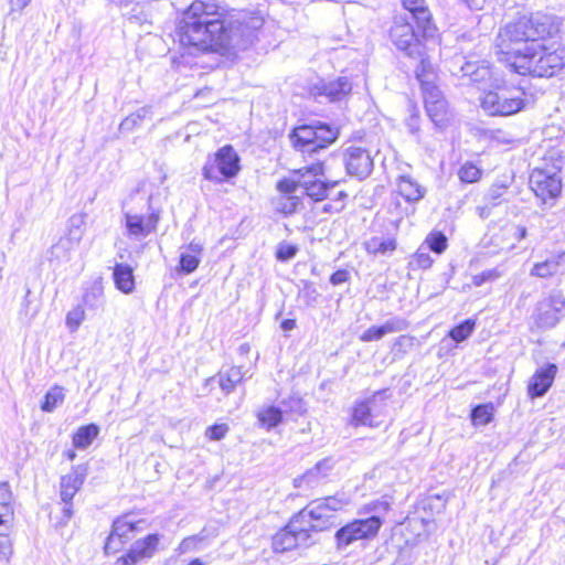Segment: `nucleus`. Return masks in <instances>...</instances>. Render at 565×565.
Returning a JSON list of instances; mask_svg holds the SVG:
<instances>
[{
    "instance_id": "obj_1",
    "label": "nucleus",
    "mask_w": 565,
    "mask_h": 565,
    "mask_svg": "<svg viewBox=\"0 0 565 565\" xmlns=\"http://www.w3.org/2000/svg\"><path fill=\"white\" fill-rule=\"evenodd\" d=\"M241 29L214 0H194L182 13L178 35L184 46L226 55L246 42Z\"/></svg>"
},
{
    "instance_id": "obj_2",
    "label": "nucleus",
    "mask_w": 565,
    "mask_h": 565,
    "mask_svg": "<svg viewBox=\"0 0 565 565\" xmlns=\"http://www.w3.org/2000/svg\"><path fill=\"white\" fill-rule=\"evenodd\" d=\"M564 65V50L550 51L537 42L526 46L524 53L515 55L510 68L520 75L551 77Z\"/></svg>"
},
{
    "instance_id": "obj_3",
    "label": "nucleus",
    "mask_w": 565,
    "mask_h": 565,
    "mask_svg": "<svg viewBox=\"0 0 565 565\" xmlns=\"http://www.w3.org/2000/svg\"><path fill=\"white\" fill-rule=\"evenodd\" d=\"M546 29L532 18L523 17L513 23H509L499 33L498 47L505 55L504 61L510 63L518 54L524 53L526 46H533L540 38H543Z\"/></svg>"
},
{
    "instance_id": "obj_4",
    "label": "nucleus",
    "mask_w": 565,
    "mask_h": 565,
    "mask_svg": "<svg viewBox=\"0 0 565 565\" xmlns=\"http://www.w3.org/2000/svg\"><path fill=\"white\" fill-rule=\"evenodd\" d=\"M344 502L337 497H327L311 501L296 515L313 536L335 525V512L341 510Z\"/></svg>"
},
{
    "instance_id": "obj_5",
    "label": "nucleus",
    "mask_w": 565,
    "mask_h": 565,
    "mask_svg": "<svg viewBox=\"0 0 565 565\" xmlns=\"http://www.w3.org/2000/svg\"><path fill=\"white\" fill-rule=\"evenodd\" d=\"M525 92L516 86H499L484 93L481 107L491 116H511L526 106Z\"/></svg>"
},
{
    "instance_id": "obj_6",
    "label": "nucleus",
    "mask_w": 565,
    "mask_h": 565,
    "mask_svg": "<svg viewBox=\"0 0 565 565\" xmlns=\"http://www.w3.org/2000/svg\"><path fill=\"white\" fill-rule=\"evenodd\" d=\"M239 171V157L232 146H224L210 157L203 167V177L215 183L235 177Z\"/></svg>"
},
{
    "instance_id": "obj_7",
    "label": "nucleus",
    "mask_w": 565,
    "mask_h": 565,
    "mask_svg": "<svg viewBox=\"0 0 565 565\" xmlns=\"http://www.w3.org/2000/svg\"><path fill=\"white\" fill-rule=\"evenodd\" d=\"M305 525L297 515H294L288 524L273 536L271 546L274 552L285 553L315 544L316 539Z\"/></svg>"
},
{
    "instance_id": "obj_8",
    "label": "nucleus",
    "mask_w": 565,
    "mask_h": 565,
    "mask_svg": "<svg viewBox=\"0 0 565 565\" xmlns=\"http://www.w3.org/2000/svg\"><path fill=\"white\" fill-rule=\"evenodd\" d=\"M381 526L382 520L376 515L349 522L335 532L337 548L343 551L355 541L373 539Z\"/></svg>"
},
{
    "instance_id": "obj_9",
    "label": "nucleus",
    "mask_w": 565,
    "mask_h": 565,
    "mask_svg": "<svg viewBox=\"0 0 565 565\" xmlns=\"http://www.w3.org/2000/svg\"><path fill=\"white\" fill-rule=\"evenodd\" d=\"M13 495L8 482H0V556L12 554L10 534L13 527Z\"/></svg>"
},
{
    "instance_id": "obj_10",
    "label": "nucleus",
    "mask_w": 565,
    "mask_h": 565,
    "mask_svg": "<svg viewBox=\"0 0 565 565\" xmlns=\"http://www.w3.org/2000/svg\"><path fill=\"white\" fill-rule=\"evenodd\" d=\"M565 315V297L561 292H552L541 299L532 313V319L537 328H553Z\"/></svg>"
},
{
    "instance_id": "obj_11",
    "label": "nucleus",
    "mask_w": 565,
    "mask_h": 565,
    "mask_svg": "<svg viewBox=\"0 0 565 565\" xmlns=\"http://www.w3.org/2000/svg\"><path fill=\"white\" fill-rule=\"evenodd\" d=\"M390 36L397 50L405 52L407 56L423 55L424 44L407 19L397 18L391 28Z\"/></svg>"
},
{
    "instance_id": "obj_12",
    "label": "nucleus",
    "mask_w": 565,
    "mask_h": 565,
    "mask_svg": "<svg viewBox=\"0 0 565 565\" xmlns=\"http://www.w3.org/2000/svg\"><path fill=\"white\" fill-rule=\"evenodd\" d=\"M143 521L141 520H134L130 514L122 515L115 520L113 531L105 543V552L107 554L117 553L128 540L135 537Z\"/></svg>"
},
{
    "instance_id": "obj_13",
    "label": "nucleus",
    "mask_w": 565,
    "mask_h": 565,
    "mask_svg": "<svg viewBox=\"0 0 565 565\" xmlns=\"http://www.w3.org/2000/svg\"><path fill=\"white\" fill-rule=\"evenodd\" d=\"M530 184L535 195L543 202L561 194L562 181L557 173L534 169L530 175Z\"/></svg>"
},
{
    "instance_id": "obj_14",
    "label": "nucleus",
    "mask_w": 565,
    "mask_h": 565,
    "mask_svg": "<svg viewBox=\"0 0 565 565\" xmlns=\"http://www.w3.org/2000/svg\"><path fill=\"white\" fill-rule=\"evenodd\" d=\"M79 232L74 231L58 239L50 249L49 260L54 268H60L73 260L79 247Z\"/></svg>"
},
{
    "instance_id": "obj_15",
    "label": "nucleus",
    "mask_w": 565,
    "mask_h": 565,
    "mask_svg": "<svg viewBox=\"0 0 565 565\" xmlns=\"http://www.w3.org/2000/svg\"><path fill=\"white\" fill-rule=\"evenodd\" d=\"M373 159L365 148L349 147L345 153V167L350 175L362 180L373 170Z\"/></svg>"
},
{
    "instance_id": "obj_16",
    "label": "nucleus",
    "mask_w": 565,
    "mask_h": 565,
    "mask_svg": "<svg viewBox=\"0 0 565 565\" xmlns=\"http://www.w3.org/2000/svg\"><path fill=\"white\" fill-rule=\"evenodd\" d=\"M126 227L130 236L136 238L146 237L156 231L160 221L159 211H152L147 216L126 213Z\"/></svg>"
},
{
    "instance_id": "obj_17",
    "label": "nucleus",
    "mask_w": 565,
    "mask_h": 565,
    "mask_svg": "<svg viewBox=\"0 0 565 565\" xmlns=\"http://www.w3.org/2000/svg\"><path fill=\"white\" fill-rule=\"evenodd\" d=\"M402 3L409 12L411 18L415 20L417 28L422 31V36H433L435 28L431 22L430 12L425 6V0H402Z\"/></svg>"
},
{
    "instance_id": "obj_18",
    "label": "nucleus",
    "mask_w": 565,
    "mask_h": 565,
    "mask_svg": "<svg viewBox=\"0 0 565 565\" xmlns=\"http://www.w3.org/2000/svg\"><path fill=\"white\" fill-rule=\"evenodd\" d=\"M87 476V468L84 466L74 467L67 475L61 478L60 497L63 503H68L82 488Z\"/></svg>"
},
{
    "instance_id": "obj_19",
    "label": "nucleus",
    "mask_w": 565,
    "mask_h": 565,
    "mask_svg": "<svg viewBox=\"0 0 565 565\" xmlns=\"http://www.w3.org/2000/svg\"><path fill=\"white\" fill-rule=\"evenodd\" d=\"M160 537L158 534H150L143 540L136 541L126 556L118 559L122 565H135L139 559L151 557L156 552Z\"/></svg>"
},
{
    "instance_id": "obj_20",
    "label": "nucleus",
    "mask_w": 565,
    "mask_h": 565,
    "mask_svg": "<svg viewBox=\"0 0 565 565\" xmlns=\"http://www.w3.org/2000/svg\"><path fill=\"white\" fill-rule=\"evenodd\" d=\"M352 89V84L348 77H339L334 81L318 82L313 88L312 94L315 96H326L331 102L340 100L347 96Z\"/></svg>"
},
{
    "instance_id": "obj_21",
    "label": "nucleus",
    "mask_w": 565,
    "mask_h": 565,
    "mask_svg": "<svg viewBox=\"0 0 565 565\" xmlns=\"http://www.w3.org/2000/svg\"><path fill=\"white\" fill-rule=\"evenodd\" d=\"M408 328V322L399 317H394L386 320L381 326H372L366 329L361 335L360 340L363 342L379 341L390 333L405 331Z\"/></svg>"
},
{
    "instance_id": "obj_22",
    "label": "nucleus",
    "mask_w": 565,
    "mask_h": 565,
    "mask_svg": "<svg viewBox=\"0 0 565 565\" xmlns=\"http://www.w3.org/2000/svg\"><path fill=\"white\" fill-rule=\"evenodd\" d=\"M375 393L370 399L356 403L352 413V424L355 426L379 427L381 422L377 420L379 414L374 413V406L380 396Z\"/></svg>"
},
{
    "instance_id": "obj_23",
    "label": "nucleus",
    "mask_w": 565,
    "mask_h": 565,
    "mask_svg": "<svg viewBox=\"0 0 565 565\" xmlns=\"http://www.w3.org/2000/svg\"><path fill=\"white\" fill-rule=\"evenodd\" d=\"M556 372L557 366L555 364H547L545 367L539 370L530 381V396L532 398L543 396L552 386Z\"/></svg>"
},
{
    "instance_id": "obj_24",
    "label": "nucleus",
    "mask_w": 565,
    "mask_h": 565,
    "mask_svg": "<svg viewBox=\"0 0 565 565\" xmlns=\"http://www.w3.org/2000/svg\"><path fill=\"white\" fill-rule=\"evenodd\" d=\"M295 148L302 152H317L319 149L317 140L316 125L300 126L291 135Z\"/></svg>"
},
{
    "instance_id": "obj_25",
    "label": "nucleus",
    "mask_w": 565,
    "mask_h": 565,
    "mask_svg": "<svg viewBox=\"0 0 565 565\" xmlns=\"http://www.w3.org/2000/svg\"><path fill=\"white\" fill-rule=\"evenodd\" d=\"M565 252L554 254L548 258L536 262L530 270V276L537 278H551L561 273L564 266Z\"/></svg>"
},
{
    "instance_id": "obj_26",
    "label": "nucleus",
    "mask_w": 565,
    "mask_h": 565,
    "mask_svg": "<svg viewBox=\"0 0 565 565\" xmlns=\"http://www.w3.org/2000/svg\"><path fill=\"white\" fill-rule=\"evenodd\" d=\"M396 186L398 193L411 203L420 201L426 194V189L411 175H401Z\"/></svg>"
},
{
    "instance_id": "obj_27",
    "label": "nucleus",
    "mask_w": 565,
    "mask_h": 565,
    "mask_svg": "<svg viewBox=\"0 0 565 565\" xmlns=\"http://www.w3.org/2000/svg\"><path fill=\"white\" fill-rule=\"evenodd\" d=\"M203 246L200 243L191 242L180 255L179 271L189 275L193 273L201 263Z\"/></svg>"
},
{
    "instance_id": "obj_28",
    "label": "nucleus",
    "mask_w": 565,
    "mask_h": 565,
    "mask_svg": "<svg viewBox=\"0 0 565 565\" xmlns=\"http://www.w3.org/2000/svg\"><path fill=\"white\" fill-rule=\"evenodd\" d=\"M332 469L331 459L326 458L319 461L313 468L309 469L299 479H295V486L301 487L307 484L313 487L318 484L320 479L328 476V472Z\"/></svg>"
},
{
    "instance_id": "obj_29",
    "label": "nucleus",
    "mask_w": 565,
    "mask_h": 565,
    "mask_svg": "<svg viewBox=\"0 0 565 565\" xmlns=\"http://www.w3.org/2000/svg\"><path fill=\"white\" fill-rule=\"evenodd\" d=\"M113 277L117 289L121 292L131 294L135 290V276L131 266L127 264H116Z\"/></svg>"
},
{
    "instance_id": "obj_30",
    "label": "nucleus",
    "mask_w": 565,
    "mask_h": 565,
    "mask_svg": "<svg viewBox=\"0 0 565 565\" xmlns=\"http://www.w3.org/2000/svg\"><path fill=\"white\" fill-rule=\"evenodd\" d=\"M225 395L231 394L237 384L242 383L244 373L239 366H232L225 371L218 372L215 377Z\"/></svg>"
},
{
    "instance_id": "obj_31",
    "label": "nucleus",
    "mask_w": 565,
    "mask_h": 565,
    "mask_svg": "<svg viewBox=\"0 0 565 565\" xmlns=\"http://www.w3.org/2000/svg\"><path fill=\"white\" fill-rule=\"evenodd\" d=\"M286 409L275 405H267L257 412L259 426L270 430L277 427L282 420V414Z\"/></svg>"
},
{
    "instance_id": "obj_32",
    "label": "nucleus",
    "mask_w": 565,
    "mask_h": 565,
    "mask_svg": "<svg viewBox=\"0 0 565 565\" xmlns=\"http://www.w3.org/2000/svg\"><path fill=\"white\" fill-rule=\"evenodd\" d=\"M295 174L298 175L299 188L306 190L309 185L319 181L323 177V163L316 162L309 167L295 171Z\"/></svg>"
},
{
    "instance_id": "obj_33",
    "label": "nucleus",
    "mask_w": 565,
    "mask_h": 565,
    "mask_svg": "<svg viewBox=\"0 0 565 565\" xmlns=\"http://www.w3.org/2000/svg\"><path fill=\"white\" fill-rule=\"evenodd\" d=\"M364 247L369 254L385 255L396 249V241L393 237L373 236L365 241Z\"/></svg>"
},
{
    "instance_id": "obj_34",
    "label": "nucleus",
    "mask_w": 565,
    "mask_h": 565,
    "mask_svg": "<svg viewBox=\"0 0 565 565\" xmlns=\"http://www.w3.org/2000/svg\"><path fill=\"white\" fill-rule=\"evenodd\" d=\"M460 71L462 76L468 77L472 83L487 82L491 78L490 68L475 62H466L461 65Z\"/></svg>"
},
{
    "instance_id": "obj_35",
    "label": "nucleus",
    "mask_w": 565,
    "mask_h": 565,
    "mask_svg": "<svg viewBox=\"0 0 565 565\" xmlns=\"http://www.w3.org/2000/svg\"><path fill=\"white\" fill-rule=\"evenodd\" d=\"M99 428L95 424L82 426L73 435V445L77 449H86L98 436Z\"/></svg>"
},
{
    "instance_id": "obj_36",
    "label": "nucleus",
    "mask_w": 565,
    "mask_h": 565,
    "mask_svg": "<svg viewBox=\"0 0 565 565\" xmlns=\"http://www.w3.org/2000/svg\"><path fill=\"white\" fill-rule=\"evenodd\" d=\"M412 58L419 60V64L415 70L416 78L420 85H427L435 82L436 75L430 61L425 57V52L422 56H411Z\"/></svg>"
},
{
    "instance_id": "obj_37",
    "label": "nucleus",
    "mask_w": 565,
    "mask_h": 565,
    "mask_svg": "<svg viewBox=\"0 0 565 565\" xmlns=\"http://www.w3.org/2000/svg\"><path fill=\"white\" fill-rule=\"evenodd\" d=\"M338 185L337 181H333L331 183L326 182L324 180L320 179L319 181H316L311 185H309L306 190V194L313 199L315 201H322L329 196V191Z\"/></svg>"
},
{
    "instance_id": "obj_38",
    "label": "nucleus",
    "mask_w": 565,
    "mask_h": 565,
    "mask_svg": "<svg viewBox=\"0 0 565 565\" xmlns=\"http://www.w3.org/2000/svg\"><path fill=\"white\" fill-rule=\"evenodd\" d=\"M234 23H237L241 25V33L242 31L245 33L244 39L246 42L241 47H234V50H244L247 47L249 43L253 42L254 39V31L262 28L264 20L262 17H250L249 20L246 23H242L238 20H233Z\"/></svg>"
},
{
    "instance_id": "obj_39",
    "label": "nucleus",
    "mask_w": 565,
    "mask_h": 565,
    "mask_svg": "<svg viewBox=\"0 0 565 565\" xmlns=\"http://www.w3.org/2000/svg\"><path fill=\"white\" fill-rule=\"evenodd\" d=\"M319 149H324L338 138V129L326 124L316 125Z\"/></svg>"
},
{
    "instance_id": "obj_40",
    "label": "nucleus",
    "mask_w": 565,
    "mask_h": 565,
    "mask_svg": "<svg viewBox=\"0 0 565 565\" xmlns=\"http://www.w3.org/2000/svg\"><path fill=\"white\" fill-rule=\"evenodd\" d=\"M64 388L61 386H54L45 394L44 402L41 408L44 412H53L57 406H60L64 402Z\"/></svg>"
},
{
    "instance_id": "obj_41",
    "label": "nucleus",
    "mask_w": 565,
    "mask_h": 565,
    "mask_svg": "<svg viewBox=\"0 0 565 565\" xmlns=\"http://www.w3.org/2000/svg\"><path fill=\"white\" fill-rule=\"evenodd\" d=\"M426 111L430 119L437 125L443 126L447 120V103L443 102H429L425 105Z\"/></svg>"
},
{
    "instance_id": "obj_42",
    "label": "nucleus",
    "mask_w": 565,
    "mask_h": 565,
    "mask_svg": "<svg viewBox=\"0 0 565 565\" xmlns=\"http://www.w3.org/2000/svg\"><path fill=\"white\" fill-rule=\"evenodd\" d=\"M492 404H481L476 406L471 412V419L473 425L483 426L489 424L493 418Z\"/></svg>"
},
{
    "instance_id": "obj_43",
    "label": "nucleus",
    "mask_w": 565,
    "mask_h": 565,
    "mask_svg": "<svg viewBox=\"0 0 565 565\" xmlns=\"http://www.w3.org/2000/svg\"><path fill=\"white\" fill-rule=\"evenodd\" d=\"M299 203L300 200L297 195H279L275 201V207L278 212L288 215L296 211Z\"/></svg>"
},
{
    "instance_id": "obj_44",
    "label": "nucleus",
    "mask_w": 565,
    "mask_h": 565,
    "mask_svg": "<svg viewBox=\"0 0 565 565\" xmlns=\"http://www.w3.org/2000/svg\"><path fill=\"white\" fill-rule=\"evenodd\" d=\"M83 301L88 308L97 309L102 307L104 303L103 287L100 285L92 286V288L85 292Z\"/></svg>"
},
{
    "instance_id": "obj_45",
    "label": "nucleus",
    "mask_w": 565,
    "mask_h": 565,
    "mask_svg": "<svg viewBox=\"0 0 565 565\" xmlns=\"http://www.w3.org/2000/svg\"><path fill=\"white\" fill-rule=\"evenodd\" d=\"M482 171L472 162H465L459 171L458 177L465 183L477 182L481 178Z\"/></svg>"
},
{
    "instance_id": "obj_46",
    "label": "nucleus",
    "mask_w": 565,
    "mask_h": 565,
    "mask_svg": "<svg viewBox=\"0 0 565 565\" xmlns=\"http://www.w3.org/2000/svg\"><path fill=\"white\" fill-rule=\"evenodd\" d=\"M475 321L467 319L449 331V337L456 342L465 341L475 329Z\"/></svg>"
},
{
    "instance_id": "obj_47",
    "label": "nucleus",
    "mask_w": 565,
    "mask_h": 565,
    "mask_svg": "<svg viewBox=\"0 0 565 565\" xmlns=\"http://www.w3.org/2000/svg\"><path fill=\"white\" fill-rule=\"evenodd\" d=\"M426 243L430 250L441 254L447 248V237L441 232L430 233Z\"/></svg>"
},
{
    "instance_id": "obj_48",
    "label": "nucleus",
    "mask_w": 565,
    "mask_h": 565,
    "mask_svg": "<svg viewBox=\"0 0 565 565\" xmlns=\"http://www.w3.org/2000/svg\"><path fill=\"white\" fill-rule=\"evenodd\" d=\"M84 319H85L84 308L78 305L75 308H73L71 311L67 312L66 326L72 332H74L78 329V327L84 321Z\"/></svg>"
},
{
    "instance_id": "obj_49",
    "label": "nucleus",
    "mask_w": 565,
    "mask_h": 565,
    "mask_svg": "<svg viewBox=\"0 0 565 565\" xmlns=\"http://www.w3.org/2000/svg\"><path fill=\"white\" fill-rule=\"evenodd\" d=\"M298 250L297 245L282 242L277 247L276 257L280 262H288L297 255Z\"/></svg>"
},
{
    "instance_id": "obj_50",
    "label": "nucleus",
    "mask_w": 565,
    "mask_h": 565,
    "mask_svg": "<svg viewBox=\"0 0 565 565\" xmlns=\"http://www.w3.org/2000/svg\"><path fill=\"white\" fill-rule=\"evenodd\" d=\"M422 89L425 105H427L429 102L436 103L445 100V98L441 95V92L435 85V82L422 86Z\"/></svg>"
},
{
    "instance_id": "obj_51",
    "label": "nucleus",
    "mask_w": 565,
    "mask_h": 565,
    "mask_svg": "<svg viewBox=\"0 0 565 565\" xmlns=\"http://www.w3.org/2000/svg\"><path fill=\"white\" fill-rule=\"evenodd\" d=\"M502 273L498 268L487 269L472 277V284L477 287L481 286L487 281H493L501 277Z\"/></svg>"
},
{
    "instance_id": "obj_52",
    "label": "nucleus",
    "mask_w": 565,
    "mask_h": 565,
    "mask_svg": "<svg viewBox=\"0 0 565 565\" xmlns=\"http://www.w3.org/2000/svg\"><path fill=\"white\" fill-rule=\"evenodd\" d=\"M151 114V107L145 106L138 109L136 113L127 116L120 124V128H128L130 126V121H141L147 118Z\"/></svg>"
},
{
    "instance_id": "obj_53",
    "label": "nucleus",
    "mask_w": 565,
    "mask_h": 565,
    "mask_svg": "<svg viewBox=\"0 0 565 565\" xmlns=\"http://www.w3.org/2000/svg\"><path fill=\"white\" fill-rule=\"evenodd\" d=\"M228 431V426L226 424H216L213 426H210L206 431L205 436L211 440H221L225 437V435Z\"/></svg>"
},
{
    "instance_id": "obj_54",
    "label": "nucleus",
    "mask_w": 565,
    "mask_h": 565,
    "mask_svg": "<svg viewBox=\"0 0 565 565\" xmlns=\"http://www.w3.org/2000/svg\"><path fill=\"white\" fill-rule=\"evenodd\" d=\"M412 264L418 268L426 269L429 268L433 264V258L426 252L418 250L412 260Z\"/></svg>"
},
{
    "instance_id": "obj_55",
    "label": "nucleus",
    "mask_w": 565,
    "mask_h": 565,
    "mask_svg": "<svg viewBox=\"0 0 565 565\" xmlns=\"http://www.w3.org/2000/svg\"><path fill=\"white\" fill-rule=\"evenodd\" d=\"M297 188H299L298 179H285L282 181H279L277 184V189L280 192V195H294Z\"/></svg>"
},
{
    "instance_id": "obj_56",
    "label": "nucleus",
    "mask_w": 565,
    "mask_h": 565,
    "mask_svg": "<svg viewBox=\"0 0 565 565\" xmlns=\"http://www.w3.org/2000/svg\"><path fill=\"white\" fill-rule=\"evenodd\" d=\"M68 233L72 234L74 231L79 232V242L83 238L84 231L82 226L84 225V216L83 215H73L68 221Z\"/></svg>"
},
{
    "instance_id": "obj_57",
    "label": "nucleus",
    "mask_w": 565,
    "mask_h": 565,
    "mask_svg": "<svg viewBox=\"0 0 565 565\" xmlns=\"http://www.w3.org/2000/svg\"><path fill=\"white\" fill-rule=\"evenodd\" d=\"M301 295L307 300V302L310 303L317 300L319 292L312 284H306Z\"/></svg>"
},
{
    "instance_id": "obj_58",
    "label": "nucleus",
    "mask_w": 565,
    "mask_h": 565,
    "mask_svg": "<svg viewBox=\"0 0 565 565\" xmlns=\"http://www.w3.org/2000/svg\"><path fill=\"white\" fill-rule=\"evenodd\" d=\"M350 278V273L345 269H339L335 273H333L330 277V282L333 286L341 285L345 281H348Z\"/></svg>"
},
{
    "instance_id": "obj_59",
    "label": "nucleus",
    "mask_w": 565,
    "mask_h": 565,
    "mask_svg": "<svg viewBox=\"0 0 565 565\" xmlns=\"http://www.w3.org/2000/svg\"><path fill=\"white\" fill-rule=\"evenodd\" d=\"M31 2V0H9L10 12L21 13Z\"/></svg>"
},
{
    "instance_id": "obj_60",
    "label": "nucleus",
    "mask_w": 565,
    "mask_h": 565,
    "mask_svg": "<svg viewBox=\"0 0 565 565\" xmlns=\"http://www.w3.org/2000/svg\"><path fill=\"white\" fill-rule=\"evenodd\" d=\"M63 520L60 522L61 525H64L72 516H73V509L72 503L68 502L67 504L64 503L63 508Z\"/></svg>"
},
{
    "instance_id": "obj_61",
    "label": "nucleus",
    "mask_w": 565,
    "mask_h": 565,
    "mask_svg": "<svg viewBox=\"0 0 565 565\" xmlns=\"http://www.w3.org/2000/svg\"><path fill=\"white\" fill-rule=\"evenodd\" d=\"M501 188H493L490 190L489 192V198L491 199V205L494 206L497 203H495V200H498L500 196H501V192H500Z\"/></svg>"
},
{
    "instance_id": "obj_62",
    "label": "nucleus",
    "mask_w": 565,
    "mask_h": 565,
    "mask_svg": "<svg viewBox=\"0 0 565 565\" xmlns=\"http://www.w3.org/2000/svg\"><path fill=\"white\" fill-rule=\"evenodd\" d=\"M412 342V338L407 335H401L395 340L394 347H404Z\"/></svg>"
},
{
    "instance_id": "obj_63",
    "label": "nucleus",
    "mask_w": 565,
    "mask_h": 565,
    "mask_svg": "<svg viewBox=\"0 0 565 565\" xmlns=\"http://www.w3.org/2000/svg\"><path fill=\"white\" fill-rule=\"evenodd\" d=\"M281 328L285 331H290L296 328V321L292 319H286L281 322Z\"/></svg>"
},
{
    "instance_id": "obj_64",
    "label": "nucleus",
    "mask_w": 565,
    "mask_h": 565,
    "mask_svg": "<svg viewBox=\"0 0 565 565\" xmlns=\"http://www.w3.org/2000/svg\"><path fill=\"white\" fill-rule=\"evenodd\" d=\"M514 236H515L519 241H521V239L525 238V237H526V228H525L524 226H518V227L515 228Z\"/></svg>"
}]
</instances>
